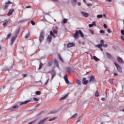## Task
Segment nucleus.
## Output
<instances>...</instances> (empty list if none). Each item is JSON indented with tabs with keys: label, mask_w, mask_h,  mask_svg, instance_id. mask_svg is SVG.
Returning a JSON list of instances; mask_svg holds the SVG:
<instances>
[{
	"label": "nucleus",
	"mask_w": 124,
	"mask_h": 124,
	"mask_svg": "<svg viewBox=\"0 0 124 124\" xmlns=\"http://www.w3.org/2000/svg\"><path fill=\"white\" fill-rule=\"evenodd\" d=\"M79 34L81 37H84V34L81 30H76V32L73 34V36L76 39H77V38H79Z\"/></svg>",
	"instance_id": "f257e3e1"
},
{
	"label": "nucleus",
	"mask_w": 124,
	"mask_h": 124,
	"mask_svg": "<svg viewBox=\"0 0 124 124\" xmlns=\"http://www.w3.org/2000/svg\"><path fill=\"white\" fill-rule=\"evenodd\" d=\"M50 35H49L47 37V41H48L49 43H50V42H51V41H52V36H53V37H54V38L56 37V35L54 34V33H53L52 31H50Z\"/></svg>",
	"instance_id": "f03ea898"
},
{
	"label": "nucleus",
	"mask_w": 124,
	"mask_h": 124,
	"mask_svg": "<svg viewBox=\"0 0 124 124\" xmlns=\"http://www.w3.org/2000/svg\"><path fill=\"white\" fill-rule=\"evenodd\" d=\"M12 2H11L10 0L8 1V2H5V5H3L2 7L4 10H6L8 9V7L9 5L8 4H11Z\"/></svg>",
	"instance_id": "7ed1b4c3"
},
{
	"label": "nucleus",
	"mask_w": 124,
	"mask_h": 124,
	"mask_svg": "<svg viewBox=\"0 0 124 124\" xmlns=\"http://www.w3.org/2000/svg\"><path fill=\"white\" fill-rule=\"evenodd\" d=\"M43 39H44V31H41L39 36L40 42H42Z\"/></svg>",
	"instance_id": "20e7f679"
},
{
	"label": "nucleus",
	"mask_w": 124,
	"mask_h": 124,
	"mask_svg": "<svg viewBox=\"0 0 124 124\" xmlns=\"http://www.w3.org/2000/svg\"><path fill=\"white\" fill-rule=\"evenodd\" d=\"M114 64L117 68L118 71H119V72H122V68H121V66H120L116 62H114Z\"/></svg>",
	"instance_id": "39448f33"
},
{
	"label": "nucleus",
	"mask_w": 124,
	"mask_h": 124,
	"mask_svg": "<svg viewBox=\"0 0 124 124\" xmlns=\"http://www.w3.org/2000/svg\"><path fill=\"white\" fill-rule=\"evenodd\" d=\"M82 84H83V85H88V83H89V80H87V78H82Z\"/></svg>",
	"instance_id": "423d86ee"
},
{
	"label": "nucleus",
	"mask_w": 124,
	"mask_h": 124,
	"mask_svg": "<svg viewBox=\"0 0 124 124\" xmlns=\"http://www.w3.org/2000/svg\"><path fill=\"white\" fill-rule=\"evenodd\" d=\"M48 119V117H45L43 118L40 122L38 123V124H44L45 123V121H46Z\"/></svg>",
	"instance_id": "0eeeda50"
},
{
	"label": "nucleus",
	"mask_w": 124,
	"mask_h": 124,
	"mask_svg": "<svg viewBox=\"0 0 124 124\" xmlns=\"http://www.w3.org/2000/svg\"><path fill=\"white\" fill-rule=\"evenodd\" d=\"M66 71L70 74H71V73H73V72H74V71L72 70V69H71L70 67H68L66 68Z\"/></svg>",
	"instance_id": "6e6552de"
},
{
	"label": "nucleus",
	"mask_w": 124,
	"mask_h": 124,
	"mask_svg": "<svg viewBox=\"0 0 124 124\" xmlns=\"http://www.w3.org/2000/svg\"><path fill=\"white\" fill-rule=\"evenodd\" d=\"M14 11H15V9H10L8 14H7V16H11V15L13 14V12H14Z\"/></svg>",
	"instance_id": "1a4fd4ad"
},
{
	"label": "nucleus",
	"mask_w": 124,
	"mask_h": 124,
	"mask_svg": "<svg viewBox=\"0 0 124 124\" xmlns=\"http://www.w3.org/2000/svg\"><path fill=\"white\" fill-rule=\"evenodd\" d=\"M75 46V43H70L67 44L68 48H71V47H74Z\"/></svg>",
	"instance_id": "9d476101"
},
{
	"label": "nucleus",
	"mask_w": 124,
	"mask_h": 124,
	"mask_svg": "<svg viewBox=\"0 0 124 124\" xmlns=\"http://www.w3.org/2000/svg\"><path fill=\"white\" fill-rule=\"evenodd\" d=\"M81 14H82L84 17H85V18H88V17H89V14L85 12H81Z\"/></svg>",
	"instance_id": "9b49d317"
},
{
	"label": "nucleus",
	"mask_w": 124,
	"mask_h": 124,
	"mask_svg": "<svg viewBox=\"0 0 124 124\" xmlns=\"http://www.w3.org/2000/svg\"><path fill=\"white\" fill-rule=\"evenodd\" d=\"M117 61L121 64H123L124 62V60H123V59L120 57H117Z\"/></svg>",
	"instance_id": "f8f14e48"
},
{
	"label": "nucleus",
	"mask_w": 124,
	"mask_h": 124,
	"mask_svg": "<svg viewBox=\"0 0 124 124\" xmlns=\"http://www.w3.org/2000/svg\"><path fill=\"white\" fill-rule=\"evenodd\" d=\"M29 102H31L30 100H27L24 102H22L20 103V105H25L26 104H28V103H29Z\"/></svg>",
	"instance_id": "ddd939ff"
},
{
	"label": "nucleus",
	"mask_w": 124,
	"mask_h": 124,
	"mask_svg": "<svg viewBox=\"0 0 124 124\" xmlns=\"http://www.w3.org/2000/svg\"><path fill=\"white\" fill-rule=\"evenodd\" d=\"M17 35H16L15 36H13L12 37L11 42L12 44L14 43V41H15V40L16 39V38H17Z\"/></svg>",
	"instance_id": "4468645a"
},
{
	"label": "nucleus",
	"mask_w": 124,
	"mask_h": 124,
	"mask_svg": "<svg viewBox=\"0 0 124 124\" xmlns=\"http://www.w3.org/2000/svg\"><path fill=\"white\" fill-rule=\"evenodd\" d=\"M89 82L91 83L92 82H94V76H92L90 77V79L89 80Z\"/></svg>",
	"instance_id": "2eb2a0df"
},
{
	"label": "nucleus",
	"mask_w": 124,
	"mask_h": 124,
	"mask_svg": "<svg viewBox=\"0 0 124 124\" xmlns=\"http://www.w3.org/2000/svg\"><path fill=\"white\" fill-rule=\"evenodd\" d=\"M93 26H96V24L95 23V21H93V24H90L89 25V28H93Z\"/></svg>",
	"instance_id": "dca6fc26"
},
{
	"label": "nucleus",
	"mask_w": 124,
	"mask_h": 124,
	"mask_svg": "<svg viewBox=\"0 0 124 124\" xmlns=\"http://www.w3.org/2000/svg\"><path fill=\"white\" fill-rule=\"evenodd\" d=\"M8 25V21L5 20L4 21V23H3V27H6Z\"/></svg>",
	"instance_id": "f3484780"
},
{
	"label": "nucleus",
	"mask_w": 124,
	"mask_h": 124,
	"mask_svg": "<svg viewBox=\"0 0 124 124\" xmlns=\"http://www.w3.org/2000/svg\"><path fill=\"white\" fill-rule=\"evenodd\" d=\"M66 76H67L65 75V76L64 78V80L65 81V83H66V84H69V80H68V78H67Z\"/></svg>",
	"instance_id": "a211bd4d"
},
{
	"label": "nucleus",
	"mask_w": 124,
	"mask_h": 124,
	"mask_svg": "<svg viewBox=\"0 0 124 124\" xmlns=\"http://www.w3.org/2000/svg\"><path fill=\"white\" fill-rule=\"evenodd\" d=\"M107 57L108 59H112V55L110 54L109 53L107 52L106 53Z\"/></svg>",
	"instance_id": "6ab92c4d"
},
{
	"label": "nucleus",
	"mask_w": 124,
	"mask_h": 124,
	"mask_svg": "<svg viewBox=\"0 0 124 124\" xmlns=\"http://www.w3.org/2000/svg\"><path fill=\"white\" fill-rule=\"evenodd\" d=\"M71 1L73 5H76V3H77V0H71Z\"/></svg>",
	"instance_id": "aec40b11"
},
{
	"label": "nucleus",
	"mask_w": 124,
	"mask_h": 124,
	"mask_svg": "<svg viewBox=\"0 0 124 124\" xmlns=\"http://www.w3.org/2000/svg\"><path fill=\"white\" fill-rule=\"evenodd\" d=\"M68 96V94L67 95H65V96L62 97L60 99V101H61V100H63L64 99H65V98H66V97H67V96Z\"/></svg>",
	"instance_id": "412c9836"
},
{
	"label": "nucleus",
	"mask_w": 124,
	"mask_h": 124,
	"mask_svg": "<svg viewBox=\"0 0 124 124\" xmlns=\"http://www.w3.org/2000/svg\"><path fill=\"white\" fill-rule=\"evenodd\" d=\"M55 29H56L53 30V33L57 34L58 33V27H55Z\"/></svg>",
	"instance_id": "4be33fe9"
},
{
	"label": "nucleus",
	"mask_w": 124,
	"mask_h": 124,
	"mask_svg": "<svg viewBox=\"0 0 124 124\" xmlns=\"http://www.w3.org/2000/svg\"><path fill=\"white\" fill-rule=\"evenodd\" d=\"M78 114L77 113H75L74 115H72L71 117V119H74L75 118H77Z\"/></svg>",
	"instance_id": "5701e85b"
},
{
	"label": "nucleus",
	"mask_w": 124,
	"mask_h": 124,
	"mask_svg": "<svg viewBox=\"0 0 124 124\" xmlns=\"http://www.w3.org/2000/svg\"><path fill=\"white\" fill-rule=\"evenodd\" d=\"M93 60L95 61L96 62H98L99 61V59H98L96 56H94L93 57Z\"/></svg>",
	"instance_id": "b1692460"
},
{
	"label": "nucleus",
	"mask_w": 124,
	"mask_h": 124,
	"mask_svg": "<svg viewBox=\"0 0 124 124\" xmlns=\"http://www.w3.org/2000/svg\"><path fill=\"white\" fill-rule=\"evenodd\" d=\"M52 64H53V62L52 61H49L48 63V66L50 67L52 66Z\"/></svg>",
	"instance_id": "393cba45"
},
{
	"label": "nucleus",
	"mask_w": 124,
	"mask_h": 124,
	"mask_svg": "<svg viewBox=\"0 0 124 124\" xmlns=\"http://www.w3.org/2000/svg\"><path fill=\"white\" fill-rule=\"evenodd\" d=\"M17 108V106H14L12 108L8 110H10V111H13V109H16Z\"/></svg>",
	"instance_id": "a878e982"
},
{
	"label": "nucleus",
	"mask_w": 124,
	"mask_h": 124,
	"mask_svg": "<svg viewBox=\"0 0 124 124\" xmlns=\"http://www.w3.org/2000/svg\"><path fill=\"white\" fill-rule=\"evenodd\" d=\"M56 119H58V117H54L53 118H51L48 120L49 122H52V121H55V120H56Z\"/></svg>",
	"instance_id": "bb28decb"
},
{
	"label": "nucleus",
	"mask_w": 124,
	"mask_h": 124,
	"mask_svg": "<svg viewBox=\"0 0 124 124\" xmlns=\"http://www.w3.org/2000/svg\"><path fill=\"white\" fill-rule=\"evenodd\" d=\"M76 82H77V84H78V85H79V86H81V81H80V80L77 79V80H76Z\"/></svg>",
	"instance_id": "cd10ccee"
},
{
	"label": "nucleus",
	"mask_w": 124,
	"mask_h": 124,
	"mask_svg": "<svg viewBox=\"0 0 124 124\" xmlns=\"http://www.w3.org/2000/svg\"><path fill=\"white\" fill-rule=\"evenodd\" d=\"M54 62H55L57 67H58V66H59V62H58V61L55 60L54 61Z\"/></svg>",
	"instance_id": "c85d7f7f"
},
{
	"label": "nucleus",
	"mask_w": 124,
	"mask_h": 124,
	"mask_svg": "<svg viewBox=\"0 0 124 124\" xmlns=\"http://www.w3.org/2000/svg\"><path fill=\"white\" fill-rule=\"evenodd\" d=\"M103 17V16L102 15H97V18H98L99 19H100L101 18H102Z\"/></svg>",
	"instance_id": "c756f323"
},
{
	"label": "nucleus",
	"mask_w": 124,
	"mask_h": 124,
	"mask_svg": "<svg viewBox=\"0 0 124 124\" xmlns=\"http://www.w3.org/2000/svg\"><path fill=\"white\" fill-rule=\"evenodd\" d=\"M95 47H97V48H99V49H100L102 47V46H101V45H100V44H98V45H96Z\"/></svg>",
	"instance_id": "7c9ffc66"
},
{
	"label": "nucleus",
	"mask_w": 124,
	"mask_h": 124,
	"mask_svg": "<svg viewBox=\"0 0 124 124\" xmlns=\"http://www.w3.org/2000/svg\"><path fill=\"white\" fill-rule=\"evenodd\" d=\"M100 43H101L100 45H101V46H103L104 44V41L103 40H101L100 41Z\"/></svg>",
	"instance_id": "2f4dec72"
},
{
	"label": "nucleus",
	"mask_w": 124,
	"mask_h": 124,
	"mask_svg": "<svg viewBox=\"0 0 124 124\" xmlns=\"http://www.w3.org/2000/svg\"><path fill=\"white\" fill-rule=\"evenodd\" d=\"M42 67H43V64L42 63H41L39 65V69H41Z\"/></svg>",
	"instance_id": "473e14b6"
},
{
	"label": "nucleus",
	"mask_w": 124,
	"mask_h": 124,
	"mask_svg": "<svg viewBox=\"0 0 124 124\" xmlns=\"http://www.w3.org/2000/svg\"><path fill=\"white\" fill-rule=\"evenodd\" d=\"M59 59L60 60V61H61V62H63V59H62V57L61 56V55H59Z\"/></svg>",
	"instance_id": "72a5a7b5"
},
{
	"label": "nucleus",
	"mask_w": 124,
	"mask_h": 124,
	"mask_svg": "<svg viewBox=\"0 0 124 124\" xmlns=\"http://www.w3.org/2000/svg\"><path fill=\"white\" fill-rule=\"evenodd\" d=\"M10 36H11V33L8 34L6 37V39H8V38H9V37H10Z\"/></svg>",
	"instance_id": "f704fd0d"
},
{
	"label": "nucleus",
	"mask_w": 124,
	"mask_h": 124,
	"mask_svg": "<svg viewBox=\"0 0 124 124\" xmlns=\"http://www.w3.org/2000/svg\"><path fill=\"white\" fill-rule=\"evenodd\" d=\"M95 95L97 97H98L99 96V94L98 93V91H96V93L95 94Z\"/></svg>",
	"instance_id": "c9c22d12"
},
{
	"label": "nucleus",
	"mask_w": 124,
	"mask_h": 124,
	"mask_svg": "<svg viewBox=\"0 0 124 124\" xmlns=\"http://www.w3.org/2000/svg\"><path fill=\"white\" fill-rule=\"evenodd\" d=\"M67 22V19L66 18H64L63 20V23H64V24H65V23Z\"/></svg>",
	"instance_id": "e433bc0d"
},
{
	"label": "nucleus",
	"mask_w": 124,
	"mask_h": 124,
	"mask_svg": "<svg viewBox=\"0 0 124 124\" xmlns=\"http://www.w3.org/2000/svg\"><path fill=\"white\" fill-rule=\"evenodd\" d=\"M102 46L103 47H104V48H107V47H108V46L107 45V44H104Z\"/></svg>",
	"instance_id": "4c0bfd02"
},
{
	"label": "nucleus",
	"mask_w": 124,
	"mask_h": 124,
	"mask_svg": "<svg viewBox=\"0 0 124 124\" xmlns=\"http://www.w3.org/2000/svg\"><path fill=\"white\" fill-rule=\"evenodd\" d=\"M31 25H32V26H34V25H35V22H34V21H33V20H31Z\"/></svg>",
	"instance_id": "58836bf2"
},
{
	"label": "nucleus",
	"mask_w": 124,
	"mask_h": 124,
	"mask_svg": "<svg viewBox=\"0 0 124 124\" xmlns=\"http://www.w3.org/2000/svg\"><path fill=\"white\" fill-rule=\"evenodd\" d=\"M33 100L34 101H39V99H37V98H35V97H34L33 98Z\"/></svg>",
	"instance_id": "ea45409f"
},
{
	"label": "nucleus",
	"mask_w": 124,
	"mask_h": 124,
	"mask_svg": "<svg viewBox=\"0 0 124 124\" xmlns=\"http://www.w3.org/2000/svg\"><path fill=\"white\" fill-rule=\"evenodd\" d=\"M40 93H41V92H40L39 91L36 92V94H38V95H39V94H40Z\"/></svg>",
	"instance_id": "a19ab883"
},
{
	"label": "nucleus",
	"mask_w": 124,
	"mask_h": 124,
	"mask_svg": "<svg viewBox=\"0 0 124 124\" xmlns=\"http://www.w3.org/2000/svg\"><path fill=\"white\" fill-rule=\"evenodd\" d=\"M107 31L108 32V33H111V32H112V31H111V30L109 29H107Z\"/></svg>",
	"instance_id": "79ce46f5"
},
{
	"label": "nucleus",
	"mask_w": 124,
	"mask_h": 124,
	"mask_svg": "<svg viewBox=\"0 0 124 124\" xmlns=\"http://www.w3.org/2000/svg\"><path fill=\"white\" fill-rule=\"evenodd\" d=\"M100 33H105V31L104 30H101L100 31Z\"/></svg>",
	"instance_id": "37998d69"
},
{
	"label": "nucleus",
	"mask_w": 124,
	"mask_h": 124,
	"mask_svg": "<svg viewBox=\"0 0 124 124\" xmlns=\"http://www.w3.org/2000/svg\"><path fill=\"white\" fill-rule=\"evenodd\" d=\"M121 34H122V35H124V30H122L121 31Z\"/></svg>",
	"instance_id": "c03bdc74"
},
{
	"label": "nucleus",
	"mask_w": 124,
	"mask_h": 124,
	"mask_svg": "<svg viewBox=\"0 0 124 124\" xmlns=\"http://www.w3.org/2000/svg\"><path fill=\"white\" fill-rule=\"evenodd\" d=\"M90 31L92 34H94V32L93 31V30H90Z\"/></svg>",
	"instance_id": "a18cd8bd"
},
{
	"label": "nucleus",
	"mask_w": 124,
	"mask_h": 124,
	"mask_svg": "<svg viewBox=\"0 0 124 124\" xmlns=\"http://www.w3.org/2000/svg\"><path fill=\"white\" fill-rule=\"evenodd\" d=\"M35 122H36V121H34L33 122L29 123L28 124H34V123H35Z\"/></svg>",
	"instance_id": "49530a36"
},
{
	"label": "nucleus",
	"mask_w": 124,
	"mask_h": 124,
	"mask_svg": "<svg viewBox=\"0 0 124 124\" xmlns=\"http://www.w3.org/2000/svg\"><path fill=\"white\" fill-rule=\"evenodd\" d=\"M87 6H93V4L92 3H88L87 4Z\"/></svg>",
	"instance_id": "de8ad7c7"
},
{
	"label": "nucleus",
	"mask_w": 124,
	"mask_h": 124,
	"mask_svg": "<svg viewBox=\"0 0 124 124\" xmlns=\"http://www.w3.org/2000/svg\"><path fill=\"white\" fill-rule=\"evenodd\" d=\"M28 75L27 74H22V76L23 77V78H25V77H27V76Z\"/></svg>",
	"instance_id": "09e8293b"
},
{
	"label": "nucleus",
	"mask_w": 124,
	"mask_h": 124,
	"mask_svg": "<svg viewBox=\"0 0 124 124\" xmlns=\"http://www.w3.org/2000/svg\"><path fill=\"white\" fill-rule=\"evenodd\" d=\"M103 27L105 29H107V25L106 24H104Z\"/></svg>",
	"instance_id": "8fccbe9b"
},
{
	"label": "nucleus",
	"mask_w": 124,
	"mask_h": 124,
	"mask_svg": "<svg viewBox=\"0 0 124 124\" xmlns=\"http://www.w3.org/2000/svg\"><path fill=\"white\" fill-rule=\"evenodd\" d=\"M49 82V79H47L45 83V85H47Z\"/></svg>",
	"instance_id": "3c124183"
},
{
	"label": "nucleus",
	"mask_w": 124,
	"mask_h": 124,
	"mask_svg": "<svg viewBox=\"0 0 124 124\" xmlns=\"http://www.w3.org/2000/svg\"><path fill=\"white\" fill-rule=\"evenodd\" d=\"M54 113H56V111H50L49 114H54Z\"/></svg>",
	"instance_id": "603ef678"
},
{
	"label": "nucleus",
	"mask_w": 124,
	"mask_h": 124,
	"mask_svg": "<svg viewBox=\"0 0 124 124\" xmlns=\"http://www.w3.org/2000/svg\"><path fill=\"white\" fill-rule=\"evenodd\" d=\"M26 8H31V5L27 6Z\"/></svg>",
	"instance_id": "864d4df0"
},
{
	"label": "nucleus",
	"mask_w": 124,
	"mask_h": 124,
	"mask_svg": "<svg viewBox=\"0 0 124 124\" xmlns=\"http://www.w3.org/2000/svg\"><path fill=\"white\" fill-rule=\"evenodd\" d=\"M101 100H102V101H105V98L104 97H102L101 98Z\"/></svg>",
	"instance_id": "5fc2aeb1"
},
{
	"label": "nucleus",
	"mask_w": 124,
	"mask_h": 124,
	"mask_svg": "<svg viewBox=\"0 0 124 124\" xmlns=\"http://www.w3.org/2000/svg\"><path fill=\"white\" fill-rule=\"evenodd\" d=\"M106 1H108V2H112V0H106Z\"/></svg>",
	"instance_id": "6e6d98bb"
},
{
	"label": "nucleus",
	"mask_w": 124,
	"mask_h": 124,
	"mask_svg": "<svg viewBox=\"0 0 124 124\" xmlns=\"http://www.w3.org/2000/svg\"><path fill=\"white\" fill-rule=\"evenodd\" d=\"M82 120H81V119L79 118L78 120L77 123H79V122H81Z\"/></svg>",
	"instance_id": "4d7b16f0"
},
{
	"label": "nucleus",
	"mask_w": 124,
	"mask_h": 124,
	"mask_svg": "<svg viewBox=\"0 0 124 124\" xmlns=\"http://www.w3.org/2000/svg\"><path fill=\"white\" fill-rule=\"evenodd\" d=\"M114 76H118V74L117 73H114Z\"/></svg>",
	"instance_id": "13d9d810"
},
{
	"label": "nucleus",
	"mask_w": 124,
	"mask_h": 124,
	"mask_svg": "<svg viewBox=\"0 0 124 124\" xmlns=\"http://www.w3.org/2000/svg\"><path fill=\"white\" fill-rule=\"evenodd\" d=\"M52 1H56V2H58L59 1V0H51Z\"/></svg>",
	"instance_id": "bf43d9fd"
},
{
	"label": "nucleus",
	"mask_w": 124,
	"mask_h": 124,
	"mask_svg": "<svg viewBox=\"0 0 124 124\" xmlns=\"http://www.w3.org/2000/svg\"><path fill=\"white\" fill-rule=\"evenodd\" d=\"M29 36H30L29 35H27L25 36L26 38H29Z\"/></svg>",
	"instance_id": "052dcab7"
},
{
	"label": "nucleus",
	"mask_w": 124,
	"mask_h": 124,
	"mask_svg": "<svg viewBox=\"0 0 124 124\" xmlns=\"http://www.w3.org/2000/svg\"><path fill=\"white\" fill-rule=\"evenodd\" d=\"M42 114H43V111H41L39 113V115H41Z\"/></svg>",
	"instance_id": "680f3d73"
},
{
	"label": "nucleus",
	"mask_w": 124,
	"mask_h": 124,
	"mask_svg": "<svg viewBox=\"0 0 124 124\" xmlns=\"http://www.w3.org/2000/svg\"><path fill=\"white\" fill-rule=\"evenodd\" d=\"M78 5H79V6L81 5V2H78Z\"/></svg>",
	"instance_id": "e2e57ef3"
},
{
	"label": "nucleus",
	"mask_w": 124,
	"mask_h": 124,
	"mask_svg": "<svg viewBox=\"0 0 124 124\" xmlns=\"http://www.w3.org/2000/svg\"><path fill=\"white\" fill-rule=\"evenodd\" d=\"M103 16H104V17H106V15H105V14H104L103 15Z\"/></svg>",
	"instance_id": "0e129e2a"
},
{
	"label": "nucleus",
	"mask_w": 124,
	"mask_h": 124,
	"mask_svg": "<svg viewBox=\"0 0 124 124\" xmlns=\"http://www.w3.org/2000/svg\"><path fill=\"white\" fill-rule=\"evenodd\" d=\"M100 50H101V51H102V52H103V49L101 48V47L100 48Z\"/></svg>",
	"instance_id": "69168bd1"
},
{
	"label": "nucleus",
	"mask_w": 124,
	"mask_h": 124,
	"mask_svg": "<svg viewBox=\"0 0 124 124\" xmlns=\"http://www.w3.org/2000/svg\"><path fill=\"white\" fill-rule=\"evenodd\" d=\"M83 0V2H84V3H86V0Z\"/></svg>",
	"instance_id": "338daca9"
},
{
	"label": "nucleus",
	"mask_w": 124,
	"mask_h": 124,
	"mask_svg": "<svg viewBox=\"0 0 124 124\" xmlns=\"http://www.w3.org/2000/svg\"><path fill=\"white\" fill-rule=\"evenodd\" d=\"M9 23H10V22H12V21L10 19V20H9Z\"/></svg>",
	"instance_id": "774afa93"
}]
</instances>
